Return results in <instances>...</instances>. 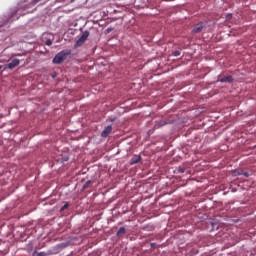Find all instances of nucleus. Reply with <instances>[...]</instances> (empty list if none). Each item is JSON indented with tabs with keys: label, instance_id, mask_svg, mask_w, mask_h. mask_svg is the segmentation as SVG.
<instances>
[{
	"label": "nucleus",
	"instance_id": "1",
	"mask_svg": "<svg viewBox=\"0 0 256 256\" xmlns=\"http://www.w3.org/2000/svg\"><path fill=\"white\" fill-rule=\"evenodd\" d=\"M69 55H71V50H62L53 58L52 63L55 65H60V63H63V61L67 59V56Z\"/></svg>",
	"mask_w": 256,
	"mask_h": 256
},
{
	"label": "nucleus",
	"instance_id": "2",
	"mask_svg": "<svg viewBox=\"0 0 256 256\" xmlns=\"http://www.w3.org/2000/svg\"><path fill=\"white\" fill-rule=\"evenodd\" d=\"M19 63H21V61L19 59H17V58L13 59V57H11L8 60V64L4 68V71H5V69H15V67H19Z\"/></svg>",
	"mask_w": 256,
	"mask_h": 256
},
{
	"label": "nucleus",
	"instance_id": "3",
	"mask_svg": "<svg viewBox=\"0 0 256 256\" xmlns=\"http://www.w3.org/2000/svg\"><path fill=\"white\" fill-rule=\"evenodd\" d=\"M217 83H233V76L220 74L218 75Z\"/></svg>",
	"mask_w": 256,
	"mask_h": 256
},
{
	"label": "nucleus",
	"instance_id": "4",
	"mask_svg": "<svg viewBox=\"0 0 256 256\" xmlns=\"http://www.w3.org/2000/svg\"><path fill=\"white\" fill-rule=\"evenodd\" d=\"M113 131V126L108 125L102 132H101V137L106 138L111 135V132Z\"/></svg>",
	"mask_w": 256,
	"mask_h": 256
},
{
	"label": "nucleus",
	"instance_id": "5",
	"mask_svg": "<svg viewBox=\"0 0 256 256\" xmlns=\"http://www.w3.org/2000/svg\"><path fill=\"white\" fill-rule=\"evenodd\" d=\"M203 27H205L203 25V22H199L198 24H196L192 30V33H201V31H203Z\"/></svg>",
	"mask_w": 256,
	"mask_h": 256
},
{
	"label": "nucleus",
	"instance_id": "6",
	"mask_svg": "<svg viewBox=\"0 0 256 256\" xmlns=\"http://www.w3.org/2000/svg\"><path fill=\"white\" fill-rule=\"evenodd\" d=\"M141 162V156H134L130 160V165H137V163Z\"/></svg>",
	"mask_w": 256,
	"mask_h": 256
},
{
	"label": "nucleus",
	"instance_id": "7",
	"mask_svg": "<svg viewBox=\"0 0 256 256\" xmlns=\"http://www.w3.org/2000/svg\"><path fill=\"white\" fill-rule=\"evenodd\" d=\"M89 38V31H84L80 37V39L85 43L87 39Z\"/></svg>",
	"mask_w": 256,
	"mask_h": 256
},
{
	"label": "nucleus",
	"instance_id": "8",
	"mask_svg": "<svg viewBox=\"0 0 256 256\" xmlns=\"http://www.w3.org/2000/svg\"><path fill=\"white\" fill-rule=\"evenodd\" d=\"M126 231H127V230L125 229V227H121V228H119V230L117 231L116 235H117L118 237H121V235H125Z\"/></svg>",
	"mask_w": 256,
	"mask_h": 256
},
{
	"label": "nucleus",
	"instance_id": "9",
	"mask_svg": "<svg viewBox=\"0 0 256 256\" xmlns=\"http://www.w3.org/2000/svg\"><path fill=\"white\" fill-rule=\"evenodd\" d=\"M84 43H85L84 40H82L81 38H79V39L76 41L74 47H76V48H77V47H81Z\"/></svg>",
	"mask_w": 256,
	"mask_h": 256
},
{
	"label": "nucleus",
	"instance_id": "10",
	"mask_svg": "<svg viewBox=\"0 0 256 256\" xmlns=\"http://www.w3.org/2000/svg\"><path fill=\"white\" fill-rule=\"evenodd\" d=\"M65 209H69V202H66L63 206H62V208L60 209V211L62 212V211H65Z\"/></svg>",
	"mask_w": 256,
	"mask_h": 256
},
{
	"label": "nucleus",
	"instance_id": "11",
	"mask_svg": "<svg viewBox=\"0 0 256 256\" xmlns=\"http://www.w3.org/2000/svg\"><path fill=\"white\" fill-rule=\"evenodd\" d=\"M45 45H47L48 47H51V45H53V41L51 39H48L45 41Z\"/></svg>",
	"mask_w": 256,
	"mask_h": 256
},
{
	"label": "nucleus",
	"instance_id": "12",
	"mask_svg": "<svg viewBox=\"0 0 256 256\" xmlns=\"http://www.w3.org/2000/svg\"><path fill=\"white\" fill-rule=\"evenodd\" d=\"M172 55H173L174 57H179V55H181V51H180V50H176V51H174V52L172 53Z\"/></svg>",
	"mask_w": 256,
	"mask_h": 256
},
{
	"label": "nucleus",
	"instance_id": "13",
	"mask_svg": "<svg viewBox=\"0 0 256 256\" xmlns=\"http://www.w3.org/2000/svg\"><path fill=\"white\" fill-rule=\"evenodd\" d=\"M230 19H233V14H227L226 15V20L230 21Z\"/></svg>",
	"mask_w": 256,
	"mask_h": 256
},
{
	"label": "nucleus",
	"instance_id": "14",
	"mask_svg": "<svg viewBox=\"0 0 256 256\" xmlns=\"http://www.w3.org/2000/svg\"><path fill=\"white\" fill-rule=\"evenodd\" d=\"M48 254L46 252H39L36 254V256H47Z\"/></svg>",
	"mask_w": 256,
	"mask_h": 256
},
{
	"label": "nucleus",
	"instance_id": "15",
	"mask_svg": "<svg viewBox=\"0 0 256 256\" xmlns=\"http://www.w3.org/2000/svg\"><path fill=\"white\" fill-rule=\"evenodd\" d=\"M241 175H243L244 177H249V172H242Z\"/></svg>",
	"mask_w": 256,
	"mask_h": 256
},
{
	"label": "nucleus",
	"instance_id": "16",
	"mask_svg": "<svg viewBox=\"0 0 256 256\" xmlns=\"http://www.w3.org/2000/svg\"><path fill=\"white\" fill-rule=\"evenodd\" d=\"M150 245H151L152 249H155L157 247V243H151Z\"/></svg>",
	"mask_w": 256,
	"mask_h": 256
},
{
	"label": "nucleus",
	"instance_id": "17",
	"mask_svg": "<svg viewBox=\"0 0 256 256\" xmlns=\"http://www.w3.org/2000/svg\"><path fill=\"white\" fill-rule=\"evenodd\" d=\"M13 57H21V54H14V55H12V59H13Z\"/></svg>",
	"mask_w": 256,
	"mask_h": 256
},
{
	"label": "nucleus",
	"instance_id": "18",
	"mask_svg": "<svg viewBox=\"0 0 256 256\" xmlns=\"http://www.w3.org/2000/svg\"><path fill=\"white\" fill-rule=\"evenodd\" d=\"M15 14H16V12L11 15V17L9 18V21H11V19H13V16H14Z\"/></svg>",
	"mask_w": 256,
	"mask_h": 256
},
{
	"label": "nucleus",
	"instance_id": "19",
	"mask_svg": "<svg viewBox=\"0 0 256 256\" xmlns=\"http://www.w3.org/2000/svg\"><path fill=\"white\" fill-rule=\"evenodd\" d=\"M39 1H41V0H34V3H39Z\"/></svg>",
	"mask_w": 256,
	"mask_h": 256
},
{
	"label": "nucleus",
	"instance_id": "20",
	"mask_svg": "<svg viewBox=\"0 0 256 256\" xmlns=\"http://www.w3.org/2000/svg\"><path fill=\"white\" fill-rule=\"evenodd\" d=\"M52 79H55V73L52 74Z\"/></svg>",
	"mask_w": 256,
	"mask_h": 256
},
{
	"label": "nucleus",
	"instance_id": "21",
	"mask_svg": "<svg viewBox=\"0 0 256 256\" xmlns=\"http://www.w3.org/2000/svg\"><path fill=\"white\" fill-rule=\"evenodd\" d=\"M155 129H159V126L156 125V126H155Z\"/></svg>",
	"mask_w": 256,
	"mask_h": 256
},
{
	"label": "nucleus",
	"instance_id": "22",
	"mask_svg": "<svg viewBox=\"0 0 256 256\" xmlns=\"http://www.w3.org/2000/svg\"><path fill=\"white\" fill-rule=\"evenodd\" d=\"M37 254V252L35 251L34 253H33V256H35Z\"/></svg>",
	"mask_w": 256,
	"mask_h": 256
},
{
	"label": "nucleus",
	"instance_id": "23",
	"mask_svg": "<svg viewBox=\"0 0 256 256\" xmlns=\"http://www.w3.org/2000/svg\"><path fill=\"white\" fill-rule=\"evenodd\" d=\"M0 69H3V65H0Z\"/></svg>",
	"mask_w": 256,
	"mask_h": 256
},
{
	"label": "nucleus",
	"instance_id": "24",
	"mask_svg": "<svg viewBox=\"0 0 256 256\" xmlns=\"http://www.w3.org/2000/svg\"><path fill=\"white\" fill-rule=\"evenodd\" d=\"M163 124H160L159 127H162Z\"/></svg>",
	"mask_w": 256,
	"mask_h": 256
}]
</instances>
